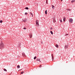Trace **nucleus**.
Listing matches in <instances>:
<instances>
[{
	"label": "nucleus",
	"instance_id": "1",
	"mask_svg": "<svg viewBox=\"0 0 75 75\" xmlns=\"http://www.w3.org/2000/svg\"><path fill=\"white\" fill-rule=\"evenodd\" d=\"M4 44L3 43V42H1L0 45V49H1V50H3V49L4 48Z\"/></svg>",
	"mask_w": 75,
	"mask_h": 75
},
{
	"label": "nucleus",
	"instance_id": "2",
	"mask_svg": "<svg viewBox=\"0 0 75 75\" xmlns=\"http://www.w3.org/2000/svg\"><path fill=\"white\" fill-rule=\"evenodd\" d=\"M36 24L37 27H39V26H40V25H39V22H38V20H37L36 21Z\"/></svg>",
	"mask_w": 75,
	"mask_h": 75
},
{
	"label": "nucleus",
	"instance_id": "3",
	"mask_svg": "<svg viewBox=\"0 0 75 75\" xmlns=\"http://www.w3.org/2000/svg\"><path fill=\"white\" fill-rule=\"evenodd\" d=\"M69 21L70 23H73V19H72V18H70L69 19Z\"/></svg>",
	"mask_w": 75,
	"mask_h": 75
},
{
	"label": "nucleus",
	"instance_id": "4",
	"mask_svg": "<svg viewBox=\"0 0 75 75\" xmlns=\"http://www.w3.org/2000/svg\"><path fill=\"white\" fill-rule=\"evenodd\" d=\"M29 36L30 38H32V37H33V35H32V33H30Z\"/></svg>",
	"mask_w": 75,
	"mask_h": 75
},
{
	"label": "nucleus",
	"instance_id": "5",
	"mask_svg": "<svg viewBox=\"0 0 75 75\" xmlns=\"http://www.w3.org/2000/svg\"><path fill=\"white\" fill-rule=\"evenodd\" d=\"M22 55H23V57H26V56H25V53H24V52H23L22 53Z\"/></svg>",
	"mask_w": 75,
	"mask_h": 75
},
{
	"label": "nucleus",
	"instance_id": "6",
	"mask_svg": "<svg viewBox=\"0 0 75 75\" xmlns=\"http://www.w3.org/2000/svg\"><path fill=\"white\" fill-rule=\"evenodd\" d=\"M21 42H19L18 43V47H20L21 46Z\"/></svg>",
	"mask_w": 75,
	"mask_h": 75
},
{
	"label": "nucleus",
	"instance_id": "7",
	"mask_svg": "<svg viewBox=\"0 0 75 75\" xmlns=\"http://www.w3.org/2000/svg\"><path fill=\"white\" fill-rule=\"evenodd\" d=\"M68 45H66L65 46L64 48L65 49H67V48H68Z\"/></svg>",
	"mask_w": 75,
	"mask_h": 75
},
{
	"label": "nucleus",
	"instance_id": "8",
	"mask_svg": "<svg viewBox=\"0 0 75 75\" xmlns=\"http://www.w3.org/2000/svg\"><path fill=\"white\" fill-rule=\"evenodd\" d=\"M65 20H66V18L65 17H63V21L64 22L65 21Z\"/></svg>",
	"mask_w": 75,
	"mask_h": 75
},
{
	"label": "nucleus",
	"instance_id": "9",
	"mask_svg": "<svg viewBox=\"0 0 75 75\" xmlns=\"http://www.w3.org/2000/svg\"><path fill=\"white\" fill-rule=\"evenodd\" d=\"M51 56L52 58V60H53V59L54 58V54H52Z\"/></svg>",
	"mask_w": 75,
	"mask_h": 75
},
{
	"label": "nucleus",
	"instance_id": "10",
	"mask_svg": "<svg viewBox=\"0 0 75 75\" xmlns=\"http://www.w3.org/2000/svg\"><path fill=\"white\" fill-rule=\"evenodd\" d=\"M52 8L53 9H55V7H54V6L52 5Z\"/></svg>",
	"mask_w": 75,
	"mask_h": 75
},
{
	"label": "nucleus",
	"instance_id": "11",
	"mask_svg": "<svg viewBox=\"0 0 75 75\" xmlns=\"http://www.w3.org/2000/svg\"><path fill=\"white\" fill-rule=\"evenodd\" d=\"M36 61H39L40 62H41V61H40V59H36Z\"/></svg>",
	"mask_w": 75,
	"mask_h": 75
},
{
	"label": "nucleus",
	"instance_id": "12",
	"mask_svg": "<svg viewBox=\"0 0 75 75\" xmlns=\"http://www.w3.org/2000/svg\"><path fill=\"white\" fill-rule=\"evenodd\" d=\"M27 21V19H25L24 20H23V21H24V23H25V21Z\"/></svg>",
	"mask_w": 75,
	"mask_h": 75
},
{
	"label": "nucleus",
	"instance_id": "13",
	"mask_svg": "<svg viewBox=\"0 0 75 75\" xmlns=\"http://www.w3.org/2000/svg\"><path fill=\"white\" fill-rule=\"evenodd\" d=\"M55 46L57 48H58V47H59V46H58V45L57 44Z\"/></svg>",
	"mask_w": 75,
	"mask_h": 75
},
{
	"label": "nucleus",
	"instance_id": "14",
	"mask_svg": "<svg viewBox=\"0 0 75 75\" xmlns=\"http://www.w3.org/2000/svg\"><path fill=\"white\" fill-rule=\"evenodd\" d=\"M30 14H31L32 16V17H33V14L31 13V12H30Z\"/></svg>",
	"mask_w": 75,
	"mask_h": 75
},
{
	"label": "nucleus",
	"instance_id": "15",
	"mask_svg": "<svg viewBox=\"0 0 75 75\" xmlns=\"http://www.w3.org/2000/svg\"><path fill=\"white\" fill-rule=\"evenodd\" d=\"M45 14H47V10H46L45 11Z\"/></svg>",
	"mask_w": 75,
	"mask_h": 75
},
{
	"label": "nucleus",
	"instance_id": "16",
	"mask_svg": "<svg viewBox=\"0 0 75 75\" xmlns=\"http://www.w3.org/2000/svg\"><path fill=\"white\" fill-rule=\"evenodd\" d=\"M75 0H73L72 1H71V3H74V2H75Z\"/></svg>",
	"mask_w": 75,
	"mask_h": 75
},
{
	"label": "nucleus",
	"instance_id": "17",
	"mask_svg": "<svg viewBox=\"0 0 75 75\" xmlns=\"http://www.w3.org/2000/svg\"><path fill=\"white\" fill-rule=\"evenodd\" d=\"M53 22H54V23H55V22H56V21H55V19H54V20L53 21Z\"/></svg>",
	"mask_w": 75,
	"mask_h": 75
},
{
	"label": "nucleus",
	"instance_id": "18",
	"mask_svg": "<svg viewBox=\"0 0 75 75\" xmlns=\"http://www.w3.org/2000/svg\"><path fill=\"white\" fill-rule=\"evenodd\" d=\"M20 65L17 66V68H20Z\"/></svg>",
	"mask_w": 75,
	"mask_h": 75
},
{
	"label": "nucleus",
	"instance_id": "19",
	"mask_svg": "<svg viewBox=\"0 0 75 75\" xmlns=\"http://www.w3.org/2000/svg\"><path fill=\"white\" fill-rule=\"evenodd\" d=\"M4 71H5L6 72H7V70H6V69H4Z\"/></svg>",
	"mask_w": 75,
	"mask_h": 75
},
{
	"label": "nucleus",
	"instance_id": "20",
	"mask_svg": "<svg viewBox=\"0 0 75 75\" xmlns=\"http://www.w3.org/2000/svg\"><path fill=\"white\" fill-rule=\"evenodd\" d=\"M50 33L51 34H53V32L52 31H50Z\"/></svg>",
	"mask_w": 75,
	"mask_h": 75
},
{
	"label": "nucleus",
	"instance_id": "21",
	"mask_svg": "<svg viewBox=\"0 0 75 75\" xmlns=\"http://www.w3.org/2000/svg\"><path fill=\"white\" fill-rule=\"evenodd\" d=\"M25 8L26 9V10H28L29 9L28 8V7H25Z\"/></svg>",
	"mask_w": 75,
	"mask_h": 75
},
{
	"label": "nucleus",
	"instance_id": "22",
	"mask_svg": "<svg viewBox=\"0 0 75 75\" xmlns=\"http://www.w3.org/2000/svg\"><path fill=\"white\" fill-rule=\"evenodd\" d=\"M59 21L61 22V23H62V19H60L59 20Z\"/></svg>",
	"mask_w": 75,
	"mask_h": 75
},
{
	"label": "nucleus",
	"instance_id": "23",
	"mask_svg": "<svg viewBox=\"0 0 75 75\" xmlns=\"http://www.w3.org/2000/svg\"><path fill=\"white\" fill-rule=\"evenodd\" d=\"M36 58H37V57L35 56L34 58V59H36Z\"/></svg>",
	"mask_w": 75,
	"mask_h": 75
},
{
	"label": "nucleus",
	"instance_id": "24",
	"mask_svg": "<svg viewBox=\"0 0 75 75\" xmlns=\"http://www.w3.org/2000/svg\"><path fill=\"white\" fill-rule=\"evenodd\" d=\"M28 14V13H25V16H26V15H27V14Z\"/></svg>",
	"mask_w": 75,
	"mask_h": 75
},
{
	"label": "nucleus",
	"instance_id": "25",
	"mask_svg": "<svg viewBox=\"0 0 75 75\" xmlns=\"http://www.w3.org/2000/svg\"><path fill=\"white\" fill-rule=\"evenodd\" d=\"M0 23H3V21H1V20L0 21Z\"/></svg>",
	"mask_w": 75,
	"mask_h": 75
},
{
	"label": "nucleus",
	"instance_id": "26",
	"mask_svg": "<svg viewBox=\"0 0 75 75\" xmlns=\"http://www.w3.org/2000/svg\"><path fill=\"white\" fill-rule=\"evenodd\" d=\"M69 35V34H66L65 35V36H67V35Z\"/></svg>",
	"mask_w": 75,
	"mask_h": 75
},
{
	"label": "nucleus",
	"instance_id": "27",
	"mask_svg": "<svg viewBox=\"0 0 75 75\" xmlns=\"http://www.w3.org/2000/svg\"><path fill=\"white\" fill-rule=\"evenodd\" d=\"M24 30H26V29H27V28H25V27H24V28H23Z\"/></svg>",
	"mask_w": 75,
	"mask_h": 75
},
{
	"label": "nucleus",
	"instance_id": "28",
	"mask_svg": "<svg viewBox=\"0 0 75 75\" xmlns=\"http://www.w3.org/2000/svg\"><path fill=\"white\" fill-rule=\"evenodd\" d=\"M23 73H24V71L22 72H21V74H23Z\"/></svg>",
	"mask_w": 75,
	"mask_h": 75
},
{
	"label": "nucleus",
	"instance_id": "29",
	"mask_svg": "<svg viewBox=\"0 0 75 75\" xmlns=\"http://www.w3.org/2000/svg\"><path fill=\"white\" fill-rule=\"evenodd\" d=\"M46 3H47V4H48V1H46Z\"/></svg>",
	"mask_w": 75,
	"mask_h": 75
},
{
	"label": "nucleus",
	"instance_id": "30",
	"mask_svg": "<svg viewBox=\"0 0 75 75\" xmlns=\"http://www.w3.org/2000/svg\"><path fill=\"white\" fill-rule=\"evenodd\" d=\"M40 68H41L42 66H41V65H40L39 66Z\"/></svg>",
	"mask_w": 75,
	"mask_h": 75
},
{
	"label": "nucleus",
	"instance_id": "31",
	"mask_svg": "<svg viewBox=\"0 0 75 75\" xmlns=\"http://www.w3.org/2000/svg\"><path fill=\"white\" fill-rule=\"evenodd\" d=\"M67 10H68V11H70V9H68Z\"/></svg>",
	"mask_w": 75,
	"mask_h": 75
},
{
	"label": "nucleus",
	"instance_id": "32",
	"mask_svg": "<svg viewBox=\"0 0 75 75\" xmlns=\"http://www.w3.org/2000/svg\"><path fill=\"white\" fill-rule=\"evenodd\" d=\"M50 30H52V28H51Z\"/></svg>",
	"mask_w": 75,
	"mask_h": 75
},
{
	"label": "nucleus",
	"instance_id": "33",
	"mask_svg": "<svg viewBox=\"0 0 75 75\" xmlns=\"http://www.w3.org/2000/svg\"><path fill=\"white\" fill-rule=\"evenodd\" d=\"M42 44H43L42 42Z\"/></svg>",
	"mask_w": 75,
	"mask_h": 75
},
{
	"label": "nucleus",
	"instance_id": "34",
	"mask_svg": "<svg viewBox=\"0 0 75 75\" xmlns=\"http://www.w3.org/2000/svg\"><path fill=\"white\" fill-rule=\"evenodd\" d=\"M61 1H62L63 0H61Z\"/></svg>",
	"mask_w": 75,
	"mask_h": 75
},
{
	"label": "nucleus",
	"instance_id": "35",
	"mask_svg": "<svg viewBox=\"0 0 75 75\" xmlns=\"http://www.w3.org/2000/svg\"><path fill=\"white\" fill-rule=\"evenodd\" d=\"M46 1H48V0H46Z\"/></svg>",
	"mask_w": 75,
	"mask_h": 75
}]
</instances>
